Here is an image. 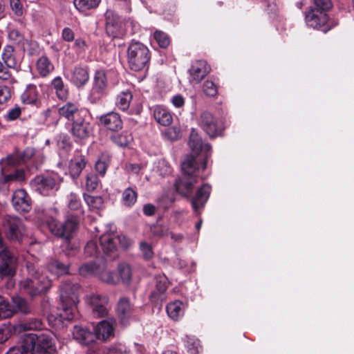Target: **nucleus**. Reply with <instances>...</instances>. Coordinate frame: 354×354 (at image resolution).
Wrapping results in <instances>:
<instances>
[{
    "instance_id": "f257e3e1",
    "label": "nucleus",
    "mask_w": 354,
    "mask_h": 354,
    "mask_svg": "<svg viewBox=\"0 0 354 354\" xmlns=\"http://www.w3.org/2000/svg\"><path fill=\"white\" fill-rule=\"evenodd\" d=\"M189 147L191 153L186 157L181 165L183 176L175 183L177 192L185 197L191 196L199 178H207V175L201 174V170L205 169L212 149L209 144L203 143L201 137L194 130L190 134Z\"/></svg>"
},
{
    "instance_id": "f03ea898",
    "label": "nucleus",
    "mask_w": 354,
    "mask_h": 354,
    "mask_svg": "<svg viewBox=\"0 0 354 354\" xmlns=\"http://www.w3.org/2000/svg\"><path fill=\"white\" fill-rule=\"evenodd\" d=\"M27 270L33 278H27L20 282V290L22 293L35 297L46 292L51 287V280L48 277L39 274L34 264L28 263Z\"/></svg>"
},
{
    "instance_id": "7ed1b4c3",
    "label": "nucleus",
    "mask_w": 354,
    "mask_h": 354,
    "mask_svg": "<svg viewBox=\"0 0 354 354\" xmlns=\"http://www.w3.org/2000/svg\"><path fill=\"white\" fill-rule=\"evenodd\" d=\"M79 286L71 282L63 283L60 290V319L72 320L75 317L76 306L79 302L77 290Z\"/></svg>"
},
{
    "instance_id": "20e7f679",
    "label": "nucleus",
    "mask_w": 354,
    "mask_h": 354,
    "mask_svg": "<svg viewBox=\"0 0 354 354\" xmlns=\"http://www.w3.org/2000/svg\"><path fill=\"white\" fill-rule=\"evenodd\" d=\"M25 342L32 354H51L56 350L54 335L48 331L25 334Z\"/></svg>"
},
{
    "instance_id": "39448f33",
    "label": "nucleus",
    "mask_w": 354,
    "mask_h": 354,
    "mask_svg": "<svg viewBox=\"0 0 354 354\" xmlns=\"http://www.w3.org/2000/svg\"><path fill=\"white\" fill-rule=\"evenodd\" d=\"M151 53L147 46L132 41L127 48V61L131 70L140 71L149 66Z\"/></svg>"
},
{
    "instance_id": "423d86ee",
    "label": "nucleus",
    "mask_w": 354,
    "mask_h": 354,
    "mask_svg": "<svg viewBox=\"0 0 354 354\" xmlns=\"http://www.w3.org/2000/svg\"><path fill=\"white\" fill-rule=\"evenodd\" d=\"M46 224L53 234L68 240L77 229L78 220L76 216H69L64 223H59L56 219L50 218L47 220Z\"/></svg>"
},
{
    "instance_id": "0eeeda50",
    "label": "nucleus",
    "mask_w": 354,
    "mask_h": 354,
    "mask_svg": "<svg viewBox=\"0 0 354 354\" xmlns=\"http://www.w3.org/2000/svg\"><path fill=\"white\" fill-rule=\"evenodd\" d=\"M305 21L308 26L324 32H327L336 26V24L329 20L326 12L315 8H310L306 13Z\"/></svg>"
},
{
    "instance_id": "6e6552de",
    "label": "nucleus",
    "mask_w": 354,
    "mask_h": 354,
    "mask_svg": "<svg viewBox=\"0 0 354 354\" xmlns=\"http://www.w3.org/2000/svg\"><path fill=\"white\" fill-rule=\"evenodd\" d=\"M30 185L35 192L44 196H48L59 189L57 178L50 175L37 176Z\"/></svg>"
},
{
    "instance_id": "1a4fd4ad",
    "label": "nucleus",
    "mask_w": 354,
    "mask_h": 354,
    "mask_svg": "<svg viewBox=\"0 0 354 354\" xmlns=\"http://www.w3.org/2000/svg\"><path fill=\"white\" fill-rule=\"evenodd\" d=\"M109 297L97 292H91L86 295L85 301L92 308L94 316L105 317L109 313Z\"/></svg>"
},
{
    "instance_id": "9d476101",
    "label": "nucleus",
    "mask_w": 354,
    "mask_h": 354,
    "mask_svg": "<svg viewBox=\"0 0 354 354\" xmlns=\"http://www.w3.org/2000/svg\"><path fill=\"white\" fill-rule=\"evenodd\" d=\"M92 132L93 126L88 120L87 114L86 116L78 117L73 122L71 133L76 142L86 140Z\"/></svg>"
},
{
    "instance_id": "9b49d317",
    "label": "nucleus",
    "mask_w": 354,
    "mask_h": 354,
    "mask_svg": "<svg viewBox=\"0 0 354 354\" xmlns=\"http://www.w3.org/2000/svg\"><path fill=\"white\" fill-rule=\"evenodd\" d=\"M6 230V235L12 241H21L24 234V226L17 217L8 216L4 223Z\"/></svg>"
},
{
    "instance_id": "f8f14e48",
    "label": "nucleus",
    "mask_w": 354,
    "mask_h": 354,
    "mask_svg": "<svg viewBox=\"0 0 354 354\" xmlns=\"http://www.w3.org/2000/svg\"><path fill=\"white\" fill-rule=\"evenodd\" d=\"M198 124L210 138H215L221 133L217 120L208 111H203L201 114Z\"/></svg>"
},
{
    "instance_id": "ddd939ff",
    "label": "nucleus",
    "mask_w": 354,
    "mask_h": 354,
    "mask_svg": "<svg viewBox=\"0 0 354 354\" xmlns=\"http://www.w3.org/2000/svg\"><path fill=\"white\" fill-rule=\"evenodd\" d=\"M17 259L11 252L6 248L0 252V276L10 277L15 273Z\"/></svg>"
},
{
    "instance_id": "4468645a",
    "label": "nucleus",
    "mask_w": 354,
    "mask_h": 354,
    "mask_svg": "<svg viewBox=\"0 0 354 354\" xmlns=\"http://www.w3.org/2000/svg\"><path fill=\"white\" fill-rule=\"evenodd\" d=\"M107 87V78L104 70L96 71L91 92V97L95 100L101 99L105 94Z\"/></svg>"
},
{
    "instance_id": "2eb2a0df",
    "label": "nucleus",
    "mask_w": 354,
    "mask_h": 354,
    "mask_svg": "<svg viewBox=\"0 0 354 354\" xmlns=\"http://www.w3.org/2000/svg\"><path fill=\"white\" fill-rule=\"evenodd\" d=\"M210 67L205 60H196L192 62L189 70V81L198 84L210 72Z\"/></svg>"
},
{
    "instance_id": "dca6fc26",
    "label": "nucleus",
    "mask_w": 354,
    "mask_h": 354,
    "mask_svg": "<svg viewBox=\"0 0 354 354\" xmlns=\"http://www.w3.org/2000/svg\"><path fill=\"white\" fill-rule=\"evenodd\" d=\"M66 77L75 86L80 88L85 85L89 80L87 67L76 66L67 72Z\"/></svg>"
},
{
    "instance_id": "f3484780",
    "label": "nucleus",
    "mask_w": 354,
    "mask_h": 354,
    "mask_svg": "<svg viewBox=\"0 0 354 354\" xmlns=\"http://www.w3.org/2000/svg\"><path fill=\"white\" fill-rule=\"evenodd\" d=\"M12 203L19 212H28L31 209V199L24 189H17L12 195Z\"/></svg>"
},
{
    "instance_id": "a211bd4d",
    "label": "nucleus",
    "mask_w": 354,
    "mask_h": 354,
    "mask_svg": "<svg viewBox=\"0 0 354 354\" xmlns=\"http://www.w3.org/2000/svg\"><path fill=\"white\" fill-rule=\"evenodd\" d=\"M100 243L103 252L115 259L117 256V236L113 232L102 234L100 238Z\"/></svg>"
},
{
    "instance_id": "6ab92c4d",
    "label": "nucleus",
    "mask_w": 354,
    "mask_h": 354,
    "mask_svg": "<svg viewBox=\"0 0 354 354\" xmlns=\"http://www.w3.org/2000/svg\"><path fill=\"white\" fill-rule=\"evenodd\" d=\"M133 312V307L129 299L125 297H121L117 306V315L122 325L127 326L129 323Z\"/></svg>"
},
{
    "instance_id": "aec40b11",
    "label": "nucleus",
    "mask_w": 354,
    "mask_h": 354,
    "mask_svg": "<svg viewBox=\"0 0 354 354\" xmlns=\"http://www.w3.org/2000/svg\"><path fill=\"white\" fill-rule=\"evenodd\" d=\"M212 187L209 184H203L196 192L195 196L191 199V203L194 212L198 213L199 209L203 208L207 201Z\"/></svg>"
},
{
    "instance_id": "412c9836",
    "label": "nucleus",
    "mask_w": 354,
    "mask_h": 354,
    "mask_svg": "<svg viewBox=\"0 0 354 354\" xmlns=\"http://www.w3.org/2000/svg\"><path fill=\"white\" fill-rule=\"evenodd\" d=\"M100 124L110 131H117L122 128V120L119 113L109 112L100 116Z\"/></svg>"
},
{
    "instance_id": "4be33fe9",
    "label": "nucleus",
    "mask_w": 354,
    "mask_h": 354,
    "mask_svg": "<svg viewBox=\"0 0 354 354\" xmlns=\"http://www.w3.org/2000/svg\"><path fill=\"white\" fill-rule=\"evenodd\" d=\"M58 113L59 115L73 122L78 117L86 116L87 111L79 109L77 105L75 103L67 102L59 108Z\"/></svg>"
},
{
    "instance_id": "5701e85b",
    "label": "nucleus",
    "mask_w": 354,
    "mask_h": 354,
    "mask_svg": "<svg viewBox=\"0 0 354 354\" xmlns=\"http://www.w3.org/2000/svg\"><path fill=\"white\" fill-rule=\"evenodd\" d=\"M115 325V322L113 319L100 322L95 328L94 337H96L99 339L106 340L113 336Z\"/></svg>"
},
{
    "instance_id": "b1692460",
    "label": "nucleus",
    "mask_w": 354,
    "mask_h": 354,
    "mask_svg": "<svg viewBox=\"0 0 354 354\" xmlns=\"http://www.w3.org/2000/svg\"><path fill=\"white\" fill-rule=\"evenodd\" d=\"M105 19L106 32L113 36H117L120 34L122 24L118 15L113 11L109 10L105 14Z\"/></svg>"
},
{
    "instance_id": "393cba45",
    "label": "nucleus",
    "mask_w": 354,
    "mask_h": 354,
    "mask_svg": "<svg viewBox=\"0 0 354 354\" xmlns=\"http://www.w3.org/2000/svg\"><path fill=\"white\" fill-rule=\"evenodd\" d=\"M97 277L101 281L110 284L117 285L119 283V277L118 274L109 270L105 263H102L97 271Z\"/></svg>"
},
{
    "instance_id": "a878e982",
    "label": "nucleus",
    "mask_w": 354,
    "mask_h": 354,
    "mask_svg": "<svg viewBox=\"0 0 354 354\" xmlns=\"http://www.w3.org/2000/svg\"><path fill=\"white\" fill-rule=\"evenodd\" d=\"M42 86L30 84L21 95L22 101L26 104H35L42 93Z\"/></svg>"
},
{
    "instance_id": "bb28decb",
    "label": "nucleus",
    "mask_w": 354,
    "mask_h": 354,
    "mask_svg": "<svg viewBox=\"0 0 354 354\" xmlns=\"http://www.w3.org/2000/svg\"><path fill=\"white\" fill-rule=\"evenodd\" d=\"M86 165L85 157L82 155L75 156L70 161L68 171L73 178H77Z\"/></svg>"
},
{
    "instance_id": "cd10ccee",
    "label": "nucleus",
    "mask_w": 354,
    "mask_h": 354,
    "mask_svg": "<svg viewBox=\"0 0 354 354\" xmlns=\"http://www.w3.org/2000/svg\"><path fill=\"white\" fill-rule=\"evenodd\" d=\"M153 114L156 121L162 126H169L172 122L171 113L163 106L158 105L154 106Z\"/></svg>"
},
{
    "instance_id": "c85d7f7f",
    "label": "nucleus",
    "mask_w": 354,
    "mask_h": 354,
    "mask_svg": "<svg viewBox=\"0 0 354 354\" xmlns=\"http://www.w3.org/2000/svg\"><path fill=\"white\" fill-rule=\"evenodd\" d=\"M73 336L79 343L85 345H88L94 340V334L80 326H74Z\"/></svg>"
},
{
    "instance_id": "c756f323",
    "label": "nucleus",
    "mask_w": 354,
    "mask_h": 354,
    "mask_svg": "<svg viewBox=\"0 0 354 354\" xmlns=\"http://www.w3.org/2000/svg\"><path fill=\"white\" fill-rule=\"evenodd\" d=\"M2 59L8 68H16L19 66L20 59L16 55L14 48L11 46L4 48Z\"/></svg>"
},
{
    "instance_id": "7c9ffc66",
    "label": "nucleus",
    "mask_w": 354,
    "mask_h": 354,
    "mask_svg": "<svg viewBox=\"0 0 354 354\" xmlns=\"http://www.w3.org/2000/svg\"><path fill=\"white\" fill-rule=\"evenodd\" d=\"M32 153V150L30 149H26L24 152H17L9 155L6 158V162L9 165L17 166L30 158Z\"/></svg>"
},
{
    "instance_id": "2f4dec72",
    "label": "nucleus",
    "mask_w": 354,
    "mask_h": 354,
    "mask_svg": "<svg viewBox=\"0 0 354 354\" xmlns=\"http://www.w3.org/2000/svg\"><path fill=\"white\" fill-rule=\"evenodd\" d=\"M167 315L174 320H178L184 314V304L179 300L170 302L166 307Z\"/></svg>"
},
{
    "instance_id": "473e14b6",
    "label": "nucleus",
    "mask_w": 354,
    "mask_h": 354,
    "mask_svg": "<svg viewBox=\"0 0 354 354\" xmlns=\"http://www.w3.org/2000/svg\"><path fill=\"white\" fill-rule=\"evenodd\" d=\"M37 71L42 77H46L54 70V66L46 56L38 59L36 64Z\"/></svg>"
},
{
    "instance_id": "72a5a7b5",
    "label": "nucleus",
    "mask_w": 354,
    "mask_h": 354,
    "mask_svg": "<svg viewBox=\"0 0 354 354\" xmlns=\"http://www.w3.org/2000/svg\"><path fill=\"white\" fill-rule=\"evenodd\" d=\"M132 98L133 95L130 91H122L117 96L115 105L121 111H125L129 109Z\"/></svg>"
},
{
    "instance_id": "f704fd0d",
    "label": "nucleus",
    "mask_w": 354,
    "mask_h": 354,
    "mask_svg": "<svg viewBox=\"0 0 354 354\" xmlns=\"http://www.w3.org/2000/svg\"><path fill=\"white\" fill-rule=\"evenodd\" d=\"M119 277V283L121 282L128 284L131 280L132 272L131 267L124 263H120L118 266V272Z\"/></svg>"
},
{
    "instance_id": "c9c22d12",
    "label": "nucleus",
    "mask_w": 354,
    "mask_h": 354,
    "mask_svg": "<svg viewBox=\"0 0 354 354\" xmlns=\"http://www.w3.org/2000/svg\"><path fill=\"white\" fill-rule=\"evenodd\" d=\"M12 304L11 306L13 308L14 313H21L27 314L30 312V307L26 299L17 296L12 297Z\"/></svg>"
},
{
    "instance_id": "e433bc0d",
    "label": "nucleus",
    "mask_w": 354,
    "mask_h": 354,
    "mask_svg": "<svg viewBox=\"0 0 354 354\" xmlns=\"http://www.w3.org/2000/svg\"><path fill=\"white\" fill-rule=\"evenodd\" d=\"M138 198V193L135 189L132 187H127L125 189L122 195V202L127 207L133 205Z\"/></svg>"
},
{
    "instance_id": "4c0bfd02",
    "label": "nucleus",
    "mask_w": 354,
    "mask_h": 354,
    "mask_svg": "<svg viewBox=\"0 0 354 354\" xmlns=\"http://www.w3.org/2000/svg\"><path fill=\"white\" fill-rule=\"evenodd\" d=\"M42 327V322L39 319H30L21 322L17 326L19 331H26L31 330H39Z\"/></svg>"
},
{
    "instance_id": "58836bf2",
    "label": "nucleus",
    "mask_w": 354,
    "mask_h": 354,
    "mask_svg": "<svg viewBox=\"0 0 354 354\" xmlns=\"http://www.w3.org/2000/svg\"><path fill=\"white\" fill-rule=\"evenodd\" d=\"M111 140L119 147H127L132 141L133 138L127 131H123L120 134L113 135L111 137Z\"/></svg>"
},
{
    "instance_id": "ea45409f",
    "label": "nucleus",
    "mask_w": 354,
    "mask_h": 354,
    "mask_svg": "<svg viewBox=\"0 0 354 354\" xmlns=\"http://www.w3.org/2000/svg\"><path fill=\"white\" fill-rule=\"evenodd\" d=\"M110 156L107 153H102L95 163V170L102 176H104L106 174V169L110 164Z\"/></svg>"
},
{
    "instance_id": "a19ab883",
    "label": "nucleus",
    "mask_w": 354,
    "mask_h": 354,
    "mask_svg": "<svg viewBox=\"0 0 354 354\" xmlns=\"http://www.w3.org/2000/svg\"><path fill=\"white\" fill-rule=\"evenodd\" d=\"M101 0H74V6L81 11L84 12L98 6Z\"/></svg>"
},
{
    "instance_id": "79ce46f5",
    "label": "nucleus",
    "mask_w": 354,
    "mask_h": 354,
    "mask_svg": "<svg viewBox=\"0 0 354 354\" xmlns=\"http://www.w3.org/2000/svg\"><path fill=\"white\" fill-rule=\"evenodd\" d=\"M52 86L56 91L57 96L60 100H65L68 95L67 89L65 88L62 79L56 77L52 81Z\"/></svg>"
},
{
    "instance_id": "37998d69",
    "label": "nucleus",
    "mask_w": 354,
    "mask_h": 354,
    "mask_svg": "<svg viewBox=\"0 0 354 354\" xmlns=\"http://www.w3.org/2000/svg\"><path fill=\"white\" fill-rule=\"evenodd\" d=\"M48 271L53 274L59 276L68 273V267L58 261H53L48 266Z\"/></svg>"
},
{
    "instance_id": "c03bdc74",
    "label": "nucleus",
    "mask_w": 354,
    "mask_h": 354,
    "mask_svg": "<svg viewBox=\"0 0 354 354\" xmlns=\"http://www.w3.org/2000/svg\"><path fill=\"white\" fill-rule=\"evenodd\" d=\"M26 180V175L24 169H17L13 172L5 175L3 178L4 183H9L10 181L24 182Z\"/></svg>"
},
{
    "instance_id": "a18cd8bd",
    "label": "nucleus",
    "mask_w": 354,
    "mask_h": 354,
    "mask_svg": "<svg viewBox=\"0 0 354 354\" xmlns=\"http://www.w3.org/2000/svg\"><path fill=\"white\" fill-rule=\"evenodd\" d=\"M100 264H96L95 262L86 263L82 265L79 268V272L82 276L87 277L95 275L97 277V271Z\"/></svg>"
},
{
    "instance_id": "49530a36",
    "label": "nucleus",
    "mask_w": 354,
    "mask_h": 354,
    "mask_svg": "<svg viewBox=\"0 0 354 354\" xmlns=\"http://www.w3.org/2000/svg\"><path fill=\"white\" fill-rule=\"evenodd\" d=\"M14 314L13 308L3 297H0V320L10 317Z\"/></svg>"
},
{
    "instance_id": "de8ad7c7",
    "label": "nucleus",
    "mask_w": 354,
    "mask_h": 354,
    "mask_svg": "<svg viewBox=\"0 0 354 354\" xmlns=\"http://www.w3.org/2000/svg\"><path fill=\"white\" fill-rule=\"evenodd\" d=\"M168 287L167 279L165 275L156 277V290L153 292L151 297H155L157 294L164 293Z\"/></svg>"
},
{
    "instance_id": "09e8293b",
    "label": "nucleus",
    "mask_w": 354,
    "mask_h": 354,
    "mask_svg": "<svg viewBox=\"0 0 354 354\" xmlns=\"http://www.w3.org/2000/svg\"><path fill=\"white\" fill-rule=\"evenodd\" d=\"M84 198L87 205L91 208L100 209L103 205V199L100 196L84 194Z\"/></svg>"
},
{
    "instance_id": "8fccbe9b",
    "label": "nucleus",
    "mask_w": 354,
    "mask_h": 354,
    "mask_svg": "<svg viewBox=\"0 0 354 354\" xmlns=\"http://www.w3.org/2000/svg\"><path fill=\"white\" fill-rule=\"evenodd\" d=\"M153 38L161 48H167L170 43V39L167 35L161 31L156 30L153 34Z\"/></svg>"
},
{
    "instance_id": "3c124183",
    "label": "nucleus",
    "mask_w": 354,
    "mask_h": 354,
    "mask_svg": "<svg viewBox=\"0 0 354 354\" xmlns=\"http://www.w3.org/2000/svg\"><path fill=\"white\" fill-rule=\"evenodd\" d=\"M99 185V180L97 176L93 174H88L86 176L85 188L88 192L94 191Z\"/></svg>"
},
{
    "instance_id": "603ef678",
    "label": "nucleus",
    "mask_w": 354,
    "mask_h": 354,
    "mask_svg": "<svg viewBox=\"0 0 354 354\" xmlns=\"http://www.w3.org/2000/svg\"><path fill=\"white\" fill-rule=\"evenodd\" d=\"M106 354H131V352L124 344H115L107 348Z\"/></svg>"
},
{
    "instance_id": "864d4df0",
    "label": "nucleus",
    "mask_w": 354,
    "mask_h": 354,
    "mask_svg": "<svg viewBox=\"0 0 354 354\" xmlns=\"http://www.w3.org/2000/svg\"><path fill=\"white\" fill-rule=\"evenodd\" d=\"M31 349H28V346L25 342V335L23 336L22 343L20 346H15L9 349L6 354H28Z\"/></svg>"
},
{
    "instance_id": "5fc2aeb1",
    "label": "nucleus",
    "mask_w": 354,
    "mask_h": 354,
    "mask_svg": "<svg viewBox=\"0 0 354 354\" xmlns=\"http://www.w3.org/2000/svg\"><path fill=\"white\" fill-rule=\"evenodd\" d=\"M203 89L207 96L213 97L217 93V87L214 82L211 80H206L204 82Z\"/></svg>"
},
{
    "instance_id": "6e6d98bb",
    "label": "nucleus",
    "mask_w": 354,
    "mask_h": 354,
    "mask_svg": "<svg viewBox=\"0 0 354 354\" xmlns=\"http://www.w3.org/2000/svg\"><path fill=\"white\" fill-rule=\"evenodd\" d=\"M68 206L72 210H77L81 207L80 198L74 193H71L68 197Z\"/></svg>"
},
{
    "instance_id": "4d7b16f0",
    "label": "nucleus",
    "mask_w": 354,
    "mask_h": 354,
    "mask_svg": "<svg viewBox=\"0 0 354 354\" xmlns=\"http://www.w3.org/2000/svg\"><path fill=\"white\" fill-rule=\"evenodd\" d=\"M314 6L315 7H311L310 8L319 9V10L326 12L332 8V2L331 0H314Z\"/></svg>"
},
{
    "instance_id": "13d9d810",
    "label": "nucleus",
    "mask_w": 354,
    "mask_h": 354,
    "mask_svg": "<svg viewBox=\"0 0 354 354\" xmlns=\"http://www.w3.org/2000/svg\"><path fill=\"white\" fill-rule=\"evenodd\" d=\"M158 170L160 175L166 176L171 172V168L167 160L161 159L158 162Z\"/></svg>"
},
{
    "instance_id": "bf43d9fd",
    "label": "nucleus",
    "mask_w": 354,
    "mask_h": 354,
    "mask_svg": "<svg viewBox=\"0 0 354 354\" xmlns=\"http://www.w3.org/2000/svg\"><path fill=\"white\" fill-rule=\"evenodd\" d=\"M21 113V109L19 106L15 107L8 110L7 114L4 116L6 121H13L17 119Z\"/></svg>"
},
{
    "instance_id": "052dcab7",
    "label": "nucleus",
    "mask_w": 354,
    "mask_h": 354,
    "mask_svg": "<svg viewBox=\"0 0 354 354\" xmlns=\"http://www.w3.org/2000/svg\"><path fill=\"white\" fill-rule=\"evenodd\" d=\"M140 248L144 255V257L147 259H150L153 255L152 248L150 244L145 241H142L140 244Z\"/></svg>"
},
{
    "instance_id": "680f3d73",
    "label": "nucleus",
    "mask_w": 354,
    "mask_h": 354,
    "mask_svg": "<svg viewBox=\"0 0 354 354\" xmlns=\"http://www.w3.org/2000/svg\"><path fill=\"white\" fill-rule=\"evenodd\" d=\"M152 234L154 236L163 237L169 234V229L163 225H155L151 228Z\"/></svg>"
},
{
    "instance_id": "e2e57ef3",
    "label": "nucleus",
    "mask_w": 354,
    "mask_h": 354,
    "mask_svg": "<svg viewBox=\"0 0 354 354\" xmlns=\"http://www.w3.org/2000/svg\"><path fill=\"white\" fill-rule=\"evenodd\" d=\"M11 97V91L8 86H0V104H3Z\"/></svg>"
},
{
    "instance_id": "0e129e2a",
    "label": "nucleus",
    "mask_w": 354,
    "mask_h": 354,
    "mask_svg": "<svg viewBox=\"0 0 354 354\" xmlns=\"http://www.w3.org/2000/svg\"><path fill=\"white\" fill-rule=\"evenodd\" d=\"M10 7L12 10L17 16H21L23 15V6L20 0H10Z\"/></svg>"
},
{
    "instance_id": "69168bd1",
    "label": "nucleus",
    "mask_w": 354,
    "mask_h": 354,
    "mask_svg": "<svg viewBox=\"0 0 354 354\" xmlns=\"http://www.w3.org/2000/svg\"><path fill=\"white\" fill-rule=\"evenodd\" d=\"M84 252L88 256H93L97 253V245L93 241H88L84 248Z\"/></svg>"
},
{
    "instance_id": "338daca9",
    "label": "nucleus",
    "mask_w": 354,
    "mask_h": 354,
    "mask_svg": "<svg viewBox=\"0 0 354 354\" xmlns=\"http://www.w3.org/2000/svg\"><path fill=\"white\" fill-rule=\"evenodd\" d=\"M75 34L73 30L68 27H66L62 30V38L68 42L72 41L74 39Z\"/></svg>"
},
{
    "instance_id": "774afa93",
    "label": "nucleus",
    "mask_w": 354,
    "mask_h": 354,
    "mask_svg": "<svg viewBox=\"0 0 354 354\" xmlns=\"http://www.w3.org/2000/svg\"><path fill=\"white\" fill-rule=\"evenodd\" d=\"M120 243V245L127 249L132 245V241L124 235L117 236V243Z\"/></svg>"
}]
</instances>
